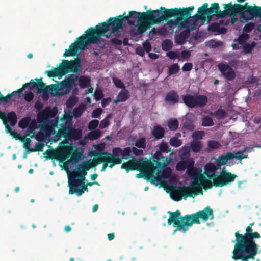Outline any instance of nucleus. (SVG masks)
<instances>
[{
	"label": "nucleus",
	"instance_id": "f257e3e1",
	"mask_svg": "<svg viewBox=\"0 0 261 261\" xmlns=\"http://www.w3.org/2000/svg\"><path fill=\"white\" fill-rule=\"evenodd\" d=\"M254 223H250L245 228L244 234L235 232L236 243L234 245L231 258L235 261H253L256 256L261 252L259 245L255 242L256 238L260 237L257 231H253L251 227Z\"/></svg>",
	"mask_w": 261,
	"mask_h": 261
},
{
	"label": "nucleus",
	"instance_id": "f03ea898",
	"mask_svg": "<svg viewBox=\"0 0 261 261\" xmlns=\"http://www.w3.org/2000/svg\"><path fill=\"white\" fill-rule=\"evenodd\" d=\"M168 214L169 215V218L167 220V224L169 226L173 224V226L176 228L173 234H175L178 231L185 233L193 224L200 223L199 219L205 222L208 218L210 220L214 218L213 210L209 206H207L203 210L197 211L195 214L186 215L184 216H181L179 209L176 210L175 212L168 211Z\"/></svg>",
	"mask_w": 261,
	"mask_h": 261
},
{
	"label": "nucleus",
	"instance_id": "7ed1b4c3",
	"mask_svg": "<svg viewBox=\"0 0 261 261\" xmlns=\"http://www.w3.org/2000/svg\"><path fill=\"white\" fill-rule=\"evenodd\" d=\"M109 30V24H107V22L99 23L95 28H89L85 34L77 38L75 42L70 44L69 49L65 50L63 56H75L80 51L84 50L89 44L97 43L100 41L101 36L109 38L110 35H106Z\"/></svg>",
	"mask_w": 261,
	"mask_h": 261
},
{
	"label": "nucleus",
	"instance_id": "20e7f679",
	"mask_svg": "<svg viewBox=\"0 0 261 261\" xmlns=\"http://www.w3.org/2000/svg\"><path fill=\"white\" fill-rule=\"evenodd\" d=\"M224 10L220 12V16L222 18L226 16L241 15L240 20H244L245 22L253 18L259 17L261 21V6L250 5L246 2L244 5L232 4V2L222 4Z\"/></svg>",
	"mask_w": 261,
	"mask_h": 261
},
{
	"label": "nucleus",
	"instance_id": "39448f33",
	"mask_svg": "<svg viewBox=\"0 0 261 261\" xmlns=\"http://www.w3.org/2000/svg\"><path fill=\"white\" fill-rule=\"evenodd\" d=\"M186 173L188 176L193 178L194 181L191 184V187H182L180 188L177 192L181 196H184L185 199L187 197H194L198 194H203V191L198 182V177L200 173H198L197 169L194 167V161L192 160L187 168Z\"/></svg>",
	"mask_w": 261,
	"mask_h": 261
},
{
	"label": "nucleus",
	"instance_id": "423d86ee",
	"mask_svg": "<svg viewBox=\"0 0 261 261\" xmlns=\"http://www.w3.org/2000/svg\"><path fill=\"white\" fill-rule=\"evenodd\" d=\"M151 9L146 12L129 11L127 15H124L125 20L129 25H135L139 34L145 32L151 25Z\"/></svg>",
	"mask_w": 261,
	"mask_h": 261
},
{
	"label": "nucleus",
	"instance_id": "0eeeda50",
	"mask_svg": "<svg viewBox=\"0 0 261 261\" xmlns=\"http://www.w3.org/2000/svg\"><path fill=\"white\" fill-rule=\"evenodd\" d=\"M181 8H174L167 9L165 7H161L160 10H152L151 14L152 17L151 25L160 24L164 20H167L169 18L172 17H179L187 15V10H182Z\"/></svg>",
	"mask_w": 261,
	"mask_h": 261
},
{
	"label": "nucleus",
	"instance_id": "6e6552de",
	"mask_svg": "<svg viewBox=\"0 0 261 261\" xmlns=\"http://www.w3.org/2000/svg\"><path fill=\"white\" fill-rule=\"evenodd\" d=\"M80 68L81 60L79 58L70 61L63 60L59 68H54L51 70L46 71V73L49 77H58L60 79L67 73L79 72Z\"/></svg>",
	"mask_w": 261,
	"mask_h": 261
},
{
	"label": "nucleus",
	"instance_id": "1a4fd4ad",
	"mask_svg": "<svg viewBox=\"0 0 261 261\" xmlns=\"http://www.w3.org/2000/svg\"><path fill=\"white\" fill-rule=\"evenodd\" d=\"M194 9V7L193 6H189V7H183L181 10H187L188 12L187 15L178 17V18L175 20H168L167 23L169 27L178 26L180 28H186L188 29L193 28V29H194L197 24V21L200 20V19H197V17H195V15L191 17ZM200 20H202V19H200Z\"/></svg>",
	"mask_w": 261,
	"mask_h": 261
},
{
	"label": "nucleus",
	"instance_id": "9d476101",
	"mask_svg": "<svg viewBox=\"0 0 261 261\" xmlns=\"http://www.w3.org/2000/svg\"><path fill=\"white\" fill-rule=\"evenodd\" d=\"M90 155L94 157L93 160L92 162V166L93 167L98 164L102 163V166L101 168V172H105L108 166L110 168H113L114 165L119 164L120 162L119 160L114 159L111 153L106 151L97 152L95 151H93L90 152Z\"/></svg>",
	"mask_w": 261,
	"mask_h": 261
},
{
	"label": "nucleus",
	"instance_id": "9b49d317",
	"mask_svg": "<svg viewBox=\"0 0 261 261\" xmlns=\"http://www.w3.org/2000/svg\"><path fill=\"white\" fill-rule=\"evenodd\" d=\"M207 3H204L198 9L196 14H195V17H197V19H202L205 21L206 19L210 22L214 16L217 18H222L220 16V10L218 3L215 2L211 4L210 7H208Z\"/></svg>",
	"mask_w": 261,
	"mask_h": 261
},
{
	"label": "nucleus",
	"instance_id": "f8f14e48",
	"mask_svg": "<svg viewBox=\"0 0 261 261\" xmlns=\"http://www.w3.org/2000/svg\"><path fill=\"white\" fill-rule=\"evenodd\" d=\"M144 159H141L139 161H136L135 159L128 160L126 163H123L121 167L122 169H125L127 173L130 171H133V170L136 171L146 170L147 171L148 168L152 167V163L146 159H145L146 160H144Z\"/></svg>",
	"mask_w": 261,
	"mask_h": 261
},
{
	"label": "nucleus",
	"instance_id": "ddd939ff",
	"mask_svg": "<svg viewBox=\"0 0 261 261\" xmlns=\"http://www.w3.org/2000/svg\"><path fill=\"white\" fill-rule=\"evenodd\" d=\"M182 101L185 105L190 108H203L207 102V97L204 95H192L187 94L182 97Z\"/></svg>",
	"mask_w": 261,
	"mask_h": 261
},
{
	"label": "nucleus",
	"instance_id": "4468645a",
	"mask_svg": "<svg viewBox=\"0 0 261 261\" xmlns=\"http://www.w3.org/2000/svg\"><path fill=\"white\" fill-rule=\"evenodd\" d=\"M153 167L148 168L147 171L144 173L151 178L152 183L159 182L162 181V179H169L172 174V170L170 167L165 168L163 170H158V172L154 175L155 167L152 163Z\"/></svg>",
	"mask_w": 261,
	"mask_h": 261
},
{
	"label": "nucleus",
	"instance_id": "2eb2a0df",
	"mask_svg": "<svg viewBox=\"0 0 261 261\" xmlns=\"http://www.w3.org/2000/svg\"><path fill=\"white\" fill-rule=\"evenodd\" d=\"M58 133L60 137H63L70 140H79L82 135V129L74 128L71 123L67 126L61 125V127L59 129Z\"/></svg>",
	"mask_w": 261,
	"mask_h": 261
},
{
	"label": "nucleus",
	"instance_id": "dca6fc26",
	"mask_svg": "<svg viewBox=\"0 0 261 261\" xmlns=\"http://www.w3.org/2000/svg\"><path fill=\"white\" fill-rule=\"evenodd\" d=\"M93 168L92 162H83L80 164L77 167V172H73L68 177V183L72 182L73 180L77 181H85V176L87 174V171L89 169Z\"/></svg>",
	"mask_w": 261,
	"mask_h": 261
},
{
	"label": "nucleus",
	"instance_id": "f3484780",
	"mask_svg": "<svg viewBox=\"0 0 261 261\" xmlns=\"http://www.w3.org/2000/svg\"><path fill=\"white\" fill-rule=\"evenodd\" d=\"M237 175L230 172L225 173L220 172L219 175L214 178V185L216 187H222L232 183L237 177Z\"/></svg>",
	"mask_w": 261,
	"mask_h": 261
},
{
	"label": "nucleus",
	"instance_id": "a211bd4d",
	"mask_svg": "<svg viewBox=\"0 0 261 261\" xmlns=\"http://www.w3.org/2000/svg\"><path fill=\"white\" fill-rule=\"evenodd\" d=\"M126 12H124L123 14L119 15L116 17H110L107 20V24H109V28L112 27L111 31L110 32V35L112 34L118 33L119 29L123 28V23L125 21L124 15H126Z\"/></svg>",
	"mask_w": 261,
	"mask_h": 261
},
{
	"label": "nucleus",
	"instance_id": "6ab92c4d",
	"mask_svg": "<svg viewBox=\"0 0 261 261\" xmlns=\"http://www.w3.org/2000/svg\"><path fill=\"white\" fill-rule=\"evenodd\" d=\"M111 154L113 155L114 159H118L120 161L119 164L122 163L123 159L128 160L135 159L134 156L132 154L131 148L129 147L124 149L119 147L114 148L113 149Z\"/></svg>",
	"mask_w": 261,
	"mask_h": 261
},
{
	"label": "nucleus",
	"instance_id": "aec40b11",
	"mask_svg": "<svg viewBox=\"0 0 261 261\" xmlns=\"http://www.w3.org/2000/svg\"><path fill=\"white\" fill-rule=\"evenodd\" d=\"M68 187L69 194H75L78 196L82 195L85 191H88V188L85 181L73 180V182L68 183Z\"/></svg>",
	"mask_w": 261,
	"mask_h": 261
},
{
	"label": "nucleus",
	"instance_id": "412c9836",
	"mask_svg": "<svg viewBox=\"0 0 261 261\" xmlns=\"http://www.w3.org/2000/svg\"><path fill=\"white\" fill-rule=\"evenodd\" d=\"M56 114V111L51 109L50 107H47L43 110L38 112L37 121L38 123H46L48 121L49 118H54Z\"/></svg>",
	"mask_w": 261,
	"mask_h": 261
},
{
	"label": "nucleus",
	"instance_id": "4be33fe9",
	"mask_svg": "<svg viewBox=\"0 0 261 261\" xmlns=\"http://www.w3.org/2000/svg\"><path fill=\"white\" fill-rule=\"evenodd\" d=\"M218 69L226 80L232 81L235 79L236 73L229 65L220 63L218 64Z\"/></svg>",
	"mask_w": 261,
	"mask_h": 261
},
{
	"label": "nucleus",
	"instance_id": "5701e85b",
	"mask_svg": "<svg viewBox=\"0 0 261 261\" xmlns=\"http://www.w3.org/2000/svg\"><path fill=\"white\" fill-rule=\"evenodd\" d=\"M0 119L3 122L5 120L11 126H14L17 122V116L14 111L9 112L7 114L5 112L0 110Z\"/></svg>",
	"mask_w": 261,
	"mask_h": 261
},
{
	"label": "nucleus",
	"instance_id": "b1692460",
	"mask_svg": "<svg viewBox=\"0 0 261 261\" xmlns=\"http://www.w3.org/2000/svg\"><path fill=\"white\" fill-rule=\"evenodd\" d=\"M44 154L46 155L47 160L56 159L60 162H62L67 158L64 151L56 150H47Z\"/></svg>",
	"mask_w": 261,
	"mask_h": 261
},
{
	"label": "nucleus",
	"instance_id": "393cba45",
	"mask_svg": "<svg viewBox=\"0 0 261 261\" xmlns=\"http://www.w3.org/2000/svg\"><path fill=\"white\" fill-rule=\"evenodd\" d=\"M164 101L168 106H174L178 103L180 96L175 90H171L167 92L164 98Z\"/></svg>",
	"mask_w": 261,
	"mask_h": 261
},
{
	"label": "nucleus",
	"instance_id": "a878e982",
	"mask_svg": "<svg viewBox=\"0 0 261 261\" xmlns=\"http://www.w3.org/2000/svg\"><path fill=\"white\" fill-rule=\"evenodd\" d=\"M212 179L213 182H212L210 179L206 178L203 174H200V175L198 177V182L201 188L202 187L206 190L211 189L213 186H215L214 178Z\"/></svg>",
	"mask_w": 261,
	"mask_h": 261
},
{
	"label": "nucleus",
	"instance_id": "bb28decb",
	"mask_svg": "<svg viewBox=\"0 0 261 261\" xmlns=\"http://www.w3.org/2000/svg\"><path fill=\"white\" fill-rule=\"evenodd\" d=\"M234 159V156L232 154V152H227L225 154H223L219 156L217 159L216 161H218V163L220 164L221 166L222 165H227V166H231L232 164V163L229 162V161L232 160Z\"/></svg>",
	"mask_w": 261,
	"mask_h": 261
},
{
	"label": "nucleus",
	"instance_id": "cd10ccee",
	"mask_svg": "<svg viewBox=\"0 0 261 261\" xmlns=\"http://www.w3.org/2000/svg\"><path fill=\"white\" fill-rule=\"evenodd\" d=\"M215 165L212 163H207L204 167V174L210 179L215 178L216 175Z\"/></svg>",
	"mask_w": 261,
	"mask_h": 261
},
{
	"label": "nucleus",
	"instance_id": "c85d7f7f",
	"mask_svg": "<svg viewBox=\"0 0 261 261\" xmlns=\"http://www.w3.org/2000/svg\"><path fill=\"white\" fill-rule=\"evenodd\" d=\"M130 97L129 91L126 89H122L118 93L116 98L113 100V102L115 105H117L120 102L126 101Z\"/></svg>",
	"mask_w": 261,
	"mask_h": 261
},
{
	"label": "nucleus",
	"instance_id": "c756f323",
	"mask_svg": "<svg viewBox=\"0 0 261 261\" xmlns=\"http://www.w3.org/2000/svg\"><path fill=\"white\" fill-rule=\"evenodd\" d=\"M35 81L37 82V93L40 94L43 93L44 96L47 94L48 91V86H47L45 83L43 82L42 78L36 79Z\"/></svg>",
	"mask_w": 261,
	"mask_h": 261
},
{
	"label": "nucleus",
	"instance_id": "7c9ffc66",
	"mask_svg": "<svg viewBox=\"0 0 261 261\" xmlns=\"http://www.w3.org/2000/svg\"><path fill=\"white\" fill-rule=\"evenodd\" d=\"M62 90L65 89L64 92L60 93V95H63L70 92L73 87V84L67 78L65 79L60 83Z\"/></svg>",
	"mask_w": 261,
	"mask_h": 261
},
{
	"label": "nucleus",
	"instance_id": "2f4dec72",
	"mask_svg": "<svg viewBox=\"0 0 261 261\" xmlns=\"http://www.w3.org/2000/svg\"><path fill=\"white\" fill-rule=\"evenodd\" d=\"M164 128L159 125L154 126L152 131V136L155 139H160L163 138L165 136Z\"/></svg>",
	"mask_w": 261,
	"mask_h": 261
},
{
	"label": "nucleus",
	"instance_id": "473e14b6",
	"mask_svg": "<svg viewBox=\"0 0 261 261\" xmlns=\"http://www.w3.org/2000/svg\"><path fill=\"white\" fill-rule=\"evenodd\" d=\"M193 30V27L189 29H186V30H184L180 32L179 38L180 42L179 44H182L185 41L189 38L191 31Z\"/></svg>",
	"mask_w": 261,
	"mask_h": 261
},
{
	"label": "nucleus",
	"instance_id": "72a5a7b5",
	"mask_svg": "<svg viewBox=\"0 0 261 261\" xmlns=\"http://www.w3.org/2000/svg\"><path fill=\"white\" fill-rule=\"evenodd\" d=\"M133 145H135L138 148L144 149L146 146V139L144 137H140L135 140L133 143Z\"/></svg>",
	"mask_w": 261,
	"mask_h": 261
},
{
	"label": "nucleus",
	"instance_id": "f704fd0d",
	"mask_svg": "<svg viewBox=\"0 0 261 261\" xmlns=\"http://www.w3.org/2000/svg\"><path fill=\"white\" fill-rule=\"evenodd\" d=\"M192 160H181L178 162L176 166L177 170L181 172V171H185L186 169H187L189 164Z\"/></svg>",
	"mask_w": 261,
	"mask_h": 261
},
{
	"label": "nucleus",
	"instance_id": "c9c22d12",
	"mask_svg": "<svg viewBox=\"0 0 261 261\" xmlns=\"http://www.w3.org/2000/svg\"><path fill=\"white\" fill-rule=\"evenodd\" d=\"M162 159L163 162L156 161L155 163L156 166L154 167H155V169H156L157 172H158L159 170L163 171V169L165 168L169 163L168 157H162Z\"/></svg>",
	"mask_w": 261,
	"mask_h": 261
},
{
	"label": "nucleus",
	"instance_id": "e433bc0d",
	"mask_svg": "<svg viewBox=\"0 0 261 261\" xmlns=\"http://www.w3.org/2000/svg\"><path fill=\"white\" fill-rule=\"evenodd\" d=\"M101 136V132L99 129L91 130L88 134V138L90 140H95L100 138Z\"/></svg>",
	"mask_w": 261,
	"mask_h": 261
},
{
	"label": "nucleus",
	"instance_id": "4c0bfd02",
	"mask_svg": "<svg viewBox=\"0 0 261 261\" xmlns=\"http://www.w3.org/2000/svg\"><path fill=\"white\" fill-rule=\"evenodd\" d=\"M82 156V153L78 151H75L72 154L69 162H70L73 165H76L79 160L81 159Z\"/></svg>",
	"mask_w": 261,
	"mask_h": 261
},
{
	"label": "nucleus",
	"instance_id": "58836bf2",
	"mask_svg": "<svg viewBox=\"0 0 261 261\" xmlns=\"http://www.w3.org/2000/svg\"><path fill=\"white\" fill-rule=\"evenodd\" d=\"M167 126L170 130L175 131L178 128L179 122L176 119H170L167 122Z\"/></svg>",
	"mask_w": 261,
	"mask_h": 261
},
{
	"label": "nucleus",
	"instance_id": "ea45409f",
	"mask_svg": "<svg viewBox=\"0 0 261 261\" xmlns=\"http://www.w3.org/2000/svg\"><path fill=\"white\" fill-rule=\"evenodd\" d=\"M202 145L201 142L198 141H193L191 142V150L194 152H199L202 148Z\"/></svg>",
	"mask_w": 261,
	"mask_h": 261
},
{
	"label": "nucleus",
	"instance_id": "a19ab883",
	"mask_svg": "<svg viewBox=\"0 0 261 261\" xmlns=\"http://www.w3.org/2000/svg\"><path fill=\"white\" fill-rule=\"evenodd\" d=\"M85 110V107L83 105H81L73 109V115L75 118H79V117L81 116Z\"/></svg>",
	"mask_w": 261,
	"mask_h": 261
},
{
	"label": "nucleus",
	"instance_id": "79ce46f5",
	"mask_svg": "<svg viewBox=\"0 0 261 261\" xmlns=\"http://www.w3.org/2000/svg\"><path fill=\"white\" fill-rule=\"evenodd\" d=\"M173 46L172 42L168 39H166L163 41L162 44V49L165 51H169L171 49Z\"/></svg>",
	"mask_w": 261,
	"mask_h": 261
},
{
	"label": "nucleus",
	"instance_id": "37998d69",
	"mask_svg": "<svg viewBox=\"0 0 261 261\" xmlns=\"http://www.w3.org/2000/svg\"><path fill=\"white\" fill-rule=\"evenodd\" d=\"M169 144L174 147H178L182 144V140L176 137H171L169 140Z\"/></svg>",
	"mask_w": 261,
	"mask_h": 261
},
{
	"label": "nucleus",
	"instance_id": "c03bdc74",
	"mask_svg": "<svg viewBox=\"0 0 261 261\" xmlns=\"http://www.w3.org/2000/svg\"><path fill=\"white\" fill-rule=\"evenodd\" d=\"M256 45L255 42H252L251 43H245L243 46V51L245 54H249L251 52L252 49Z\"/></svg>",
	"mask_w": 261,
	"mask_h": 261
},
{
	"label": "nucleus",
	"instance_id": "a18cd8bd",
	"mask_svg": "<svg viewBox=\"0 0 261 261\" xmlns=\"http://www.w3.org/2000/svg\"><path fill=\"white\" fill-rule=\"evenodd\" d=\"M21 142H23V148L27 150V153H31L32 151H30V149H32L33 148H30V142H31V139L29 138H22L20 139Z\"/></svg>",
	"mask_w": 261,
	"mask_h": 261
},
{
	"label": "nucleus",
	"instance_id": "49530a36",
	"mask_svg": "<svg viewBox=\"0 0 261 261\" xmlns=\"http://www.w3.org/2000/svg\"><path fill=\"white\" fill-rule=\"evenodd\" d=\"M111 118V114H109L106 118L100 122L99 128L101 129L107 127L110 124V119Z\"/></svg>",
	"mask_w": 261,
	"mask_h": 261
},
{
	"label": "nucleus",
	"instance_id": "de8ad7c7",
	"mask_svg": "<svg viewBox=\"0 0 261 261\" xmlns=\"http://www.w3.org/2000/svg\"><path fill=\"white\" fill-rule=\"evenodd\" d=\"M232 154L234 156V159H238L240 161H242L244 159H246L248 156L247 154L244 153L243 150H239L234 153L232 152Z\"/></svg>",
	"mask_w": 261,
	"mask_h": 261
},
{
	"label": "nucleus",
	"instance_id": "09e8293b",
	"mask_svg": "<svg viewBox=\"0 0 261 261\" xmlns=\"http://www.w3.org/2000/svg\"><path fill=\"white\" fill-rule=\"evenodd\" d=\"M180 70V66L177 63L172 64L168 68L169 74H176Z\"/></svg>",
	"mask_w": 261,
	"mask_h": 261
},
{
	"label": "nucleus",
	"instance_id": "8fccbe9b",
	"mask_svg": "<svg viewBox=\"0 0 261 261\" xmlns=\"http://www.w3.org/2000/svg\"><path fill=\"white\" fill-rule=\"evenodd\" d=\"M214 124L213 119L210 116H205L202 119V125L204 126H211Z\"/></svg>",
	"mask_w": 261,
	"mask_h": 261
},
{
	"label": "nucleus",
	"instance_id": "3c124183",
	"mask_svg": "<svg viewBox=\"0 0 261 261\" xmlns=\"http://www.w3.org/2000/svg\"><path fill=\"white\" fill-rule=\"evenodd\" d=\"M89 82L88 77L82 75L79 80V85L81 88H85L87 86Z\"/></svg>",
	"mask_w": 261,
	"mask_h": 261
},
{
	"label": "nucleus",
	"instance_id": "603ef678",
	"mask_svg": "<svg viewBox=\"0 0 261 261\" xmlns=\"http://www.w3.org/2000/svg\"><path fill=\"white\" fill-rule=\"evenodd\" d=\"M160 151L163 152L167 153L170 150L169 149V146L166 142L162 141L160 144L159 146Z\"/></svg>",
	"mask_w": 261,
	"mask_h": 261
},
{
	"label": "nucleus",
	"instance_id": "864d4df0",
	"mask_svg": "<svg viewBox=\"0 0 261 261\" xmlns=\"http://www.w3.org/2000/svg\"><path fill=\"white\" fill-rule=\"evenodd\" d=\"M30 121L31 119L29 117H24L19 121L18 125L21 128H26L28 126Z\"/></svg>",
	"mask_w": 261,
	"mask_h": 261
},
{
	"label": "nucleus",
	"instance_id": "5fc2aeb1",
	"mask_svg": "<svg viewBox=\"0 0 261 261\" xmlns=\"http://www.w3.org/2000/svg\"><path fill=\"white\" fill-rule=\"evenodd\" d=\"M50 90L51 92H58L60 91H62L61 84H51L48 86V90Z\"/></svg>",
	"mask_w": 261,
	"mask_h": 261
},
{
	"label": "nucleus",
	"instance_id": "6e6d98bb",
	"mask_svg": "<svg viewBox=\"0 0 261 261\" xmlns=\"http://www.w3.org/2000/svg\"><path fill=\"white\" fill-rule=\"evenodd\" d=\"M184 127L188 131H192L194 128V125L192 121L190 120H186L184 123Z\"/></svg>",
	"mask_w": 261,
	"mask_h": 261
},
{
	"label": "nucleus",
	"instance_id": "4d7b16f0",
	"mask_svg": "<svg viewBox=\"0 0 261 261\" xmlns=\"http://www.w3.org/2000/svg\"><path fill=\"white\" fill-rule=\"evenodd\" d=\"M249 38V36L247 33H243L240 35L238 39V43L240 44H244L245 41H247Z\"/></svg>",
	"mask_w": 261,
	"mask_h": 261
},
{
	"label": "nucleus",
	"instance_id": "13d9d810",
	"mask_svg": "<svg viewBox=\"0 0 261 261\" xmlns=\"http://www.w3.org/2000/svg\"><path fill=\"white\" fill-rule=\"evenodd\" d=\"M99 122L98 120L94 119L89 122L88 125L89 130H95L98 126Z\"/></svg>",
	"mask_w": 261,
	"mask_h": 261
},
{
	"label": "nucleus",
	"instance_id": "bf43d9fd",
	"mask_svg": "<svg viewBox=\"0 0 261 261\" xmlns=\"http://www.w3.org/2000/svg\"><path fill=\"white\" fill-rule=\"evenodd\" d=\"M113 82L114 83L115 86L119 88H125V85L123 82L120 79L117 77H113L112 79Z\"/></svg>",
	"mask_w": 261,
	"mask_h": 261
},
{
	"label": "nucleus",
	"instance_id": "052dcab7",
	"mask_svg": "<svg viewBox=\"0 0 261 261\" xmlns=\"http://www.w3.org/2000/svg\"><path fill=\"white\" fill-rule=\"evenodd\" d=\"M44 147V145L43 143L37 142L36 144V146H35L34 148L32 149H30V151L36 152V151H43V148Z\"/></svg>",
	"mask_w": 261,
	"mask_h": 261
},
{
	"label": "nucleus",
	"instance_id": "680f3d73",
	"mask_svg": "<svg viewBox=\"0 0 261 261\" xmlns=\"http://www.w3.org/2000/svg\"><path fill=\"white\" fill-rule=\"evenodd\" d=\"M11 94H7L6 96H3L0 92V105L2 103H8L9 100L11 99Z\"/></svg>",
	"mask_w": 261,
	"mask_h": 261
},
{
	"label": "nucleus",
	"instance_id": "e2e57ef3",
	"mask_svg": "<svg viewBox=\"0 0 261 261\" xmlns=\"http://www.w3.org/2000/svg\"><path fill=\"white\" fill-rule=\"evenodd\" d=\"M215 115L218 119H223L225 117L226 113L224 110L219 109L215 112Z\"/></svg>",
	"mask_w": 261,
	"mask_h": 261
},
{
	"label": "nucleus",
	"instance_id": "0e129e2a",
	"mask_svg": "<svg viewBox=\"0 0 261 261\" xmlns=\"http://www.w3.org/2000/svg\"><path fill=\"white\" fill-rule=\"evenodd\" d=\"M207 146L211 149H218L219 148L220 145L217 141L211 140L208 142Z\"/></svg>",
	"mask_w": 261,
	"mask_h": 261
},
{
	"label": "nucleus",
	"instance_id": "69168bd1",
	"mask_svg": "<svg viewBox=\"0 0 261 261\" xmlns=\"http://www.w3.org/2000/svg\"><path fill=\"white\" fill-rule=\"evenodd\" d=\"M205 135L204 131H196L193 133V137L195 139H201Z\"/></svg>",
	"mask_w": 261,
	"mask_h": 261
},
{
	"label": "nucleus",
	"instance_id": "338daca9",
	"mask_svg": "<svg viewBox=\"0 0 261 261\" xmlns=\"http://www.w3.org/2000/svg\"><path fill=\"white\" fill-rule=\"evenodd\" d=\"M132 152H133V154L136 156H140L142 155L143 153V151L140 148H138L137 147H133L131 148Z\"/></svg>",
	"mask_w": 261,
	"mask_h": 261
},
{
	"label": "nucleus",
	"instance_id": "774afa93",
	"mask_svg": "<svg viewBox=\"0 0 261 261\" xmlns=\"http://www.w3.org/2000/svg\"><path fill=\"white\" fill-rule=\"evenodd\" d=\"M255 25L253 23H249L245 25L243 28V31L246 33L251 32L254 28Z\"/></svg>",
	"mask_w": 261,
	"mask_h": 261
}]
</instances>
